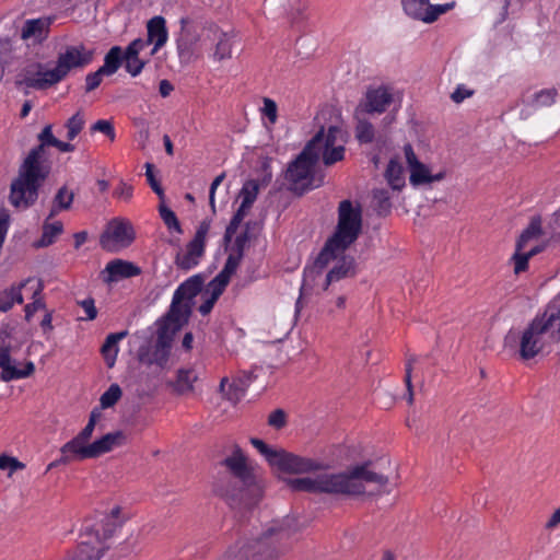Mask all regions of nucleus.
Here are the masks:
<instances>
[{"mask_svg": "<svg viewBox=\"0 0 560 560\" xmlns=\"http://www.w3.org/2000/svg\"><path fill=\"white\" fill-rule=\"evenodd\" d=\"M409 171V180L412 186H420L430 183V170L422 162L410 167Z\"/></svg>", "mask_w": 560, "mask_h": 560, "instance_id": "obj_42", "label": "nucleus"}, {"mask_svg": "<svg viewBox=\"0 0 560 560\" xmlns=\"http://www.w3.org/2000/svg\"><path fill=\"white\" fill-rule=\"evenodd\" d=\"M205 276L194 275L182 282L175 290L171 306L162 317L172 324H180L183 328L188 324L195 305L194 299L202 292Z\"/></svg>", "mask_w": 560, "mask_h": 560, "instance_id": "obj_9", "label": "nucleus"}, {"mask_svg": "<svg viewBox=\"0 0 560 560\" xmlns=\"http://www.w3.org/2000/svg\"><path fill=\"white\" fill-rule=\"evenodd\" d=\"M529 256L523 250H517V246H515V253L511 257V260L514 264V273L520 275L528 269Z\"/></svg>", "mask_w": 560, "mask_h": 560, "instance_id": "obj_52", "label": "nucleus"}, {"mask_svg": "<svg viewBox=\"0 0 560 560\" xmlns=\"http://www.w3.org/2000/svg\"><path fill=\"white\" fill-rule=\"evenodd\" d=\"M268 424L277 430L284 428L287 424V413L284 410H273L268 417Z\"/></svg>", "mask_w": 560, "mask_h": 560, "instance_id": "obj_57", "label": "nucleus"}, {"mask_svg": "<svg viewBox=\"0 0 560 560\" xmlns=\"http://www.w3.org/2000/svg\"><path fill=\"white\" fill-rule=\"evenodd\" d=\"M136 238L135 229L129 220L113 219L101 234L100 244L103 249L115 253L119 248L129 247Z\"/></svg>", "mask_w": 560, "mask_h": 560, "instance_id": "obj_12", "label": "nucleus"}, {"mask_svg": "<svg viewBox=\"0 0 560 560\" xmlns=\"http://www.w3.org/2000/svg\"><path fill=\"white\" fill-rule=\"evenodd\" d=\"M81 537L86 539H83L75 551L69 555L71 560H101L109 549V545L100 539V529L97 528H86Z\"/></svg>", "mask_w": 560, "mask_h": 560, "instance_id": "obj_16", "label": "nucleus"}, {"mask_svg": "<svg viewBox=\"0 0 560 560\" xmlns=\"http://www.w3.org/2000/svg\"><path fill=\"white\" fill-rule=\"evenodd\" d=\"M128 336L127 330L109 334L101 347V353L108 368H113L118 353V342Z\"/></svg>", "mask_w": 560, "mask_h": 560, "instance_id": "obj_27", "label": "nucleus"}, {"mask_svg": "<svg viewBox=\"0 0 560 560\" xmlns=\"http://www.w3.org/2000/svg\"><path fill=\"white\" fill-rule=\"evenodd\" d=\"M358 120L355 126V138L360 143H371L373 142L375 138V130L373 125L368 121L366 119L361 118V115L359 117H355Z\"/></svg>", "mask_w": 560, "mask_h": 560, "instance_id": "obj_40", "label": "nucleus"}, {"mask_svg": "<svg viewBox=\"0 0 560 560\" xmlns=\"http://www.w3.org/2000/svg\"><path fill=\"white\" fill-rule=\"evenodd\" d=\"M372 460L349 467L339 474H325L318 476V493L362 495L365 493L364 482L376 483L384 487L388 483L387 476L377 474L371 469Z\"/></svg>", "mask_w": 560, "mask_h": 560, "instance_id": "obj_5", "label": "nucleus"}, {"mask_svg": "<svg viewBox=\"0 0 560 560\" xmlns=\"http://www.w3.org/2000/svg\"><path fill=\"white\" fill-rule=\"evenodd\" d=\"M242 259H243V256L232 252L228 256L224 267L219 273L222 275L223 277L228 278L229 280H231V277L236 272Z\"/></svg>", "mask_w": 560, "mask_h": 560, "instance_id": "obj_51", "label": "nucleus"}, {"mask_svg": "<svg viewBox=\"0 0 560 560\" xmlns=\"http://www.w3.org/2000/svg\"><path fill=\"white\" fill-rule=\"evenodd\" d=\"M254 378H256V375H254L253 372L245 371L234 377L231 383H229L228 377H223L220 382V392L228 400L236 404L243 398Z\"/></svg>", "mask_w": 560, "mask_h": 560, "instance_id": "obj_21", "label": "nucleus"}, {"mask_svg": "<svg viewBox=\"0 0 560 560\" xmlns=\"http://www.w3.org/2000/svg\"><path fill=\"white\" fill-rule=\"evenodd\" d=\"M256 222L248 221L244 225V230L235 237L232 252L244 257V250L247 243L252 240L250 229Z\"/></svg>", "mask_w": 560, "mask_h": 560, "instance_id": "obj_44", "label": "nucleus"}, {"mask_svg": "<svg viewBox=\"0 0 560 560\" xmlns=\"http://www.w3.org/2000/svg\"><path fill=\"white\" fill-rule=\"evenodd\" d=\"M542 314L560 337V301L555 305H549Z\"/></svg>", "mask_w": 560, "mask_h": 560, "instance_id": "obj_55", "label": "nucleus"}, {"mask_svg": "<svg viewBox=\"0 0 560 560\" xmlns=\"http://www.w3.org/2000/svg\"><path fill=\"white\" fill-rule=\"evenodd\" d=\"M141 268L136 264L117 258L106 265V268L101 272V276L105 283H112L119 279L137 277L141 275Z\"/></svg>", "mask_w": 560, "mask_h": 560, "instance_id": "obj_20", "label": "nucleus"}, {"mask_svg": "<svg viewBox=\"0 0 560 560\" xmlns=\"http://www.w3.org/2000/svg\"><path fill=\"white\" fill-rule=\"evenodd\" d=\"M148 38L147 43L154 44L152 55L163 47L167 40L166 22L163 16H154L147 24Z\"/></svg>", "mask_w": 560, "mask_h": 560, "instance_id": "obj_22", "label": "nucleus"}, {"mask_svg": "<svg viewBox=\"0 0 560 560\" xmlns=\"http://www.w3.org/2000/svg\"><path fill=\"white\" fill-rule=\"evenodd\" d=\"M401 3L407 15L424 22L429 0H401Z\"/></svg>", "mask_w": 560, "mask_h": 560, "instance_id": "obj_34", "label": "nucleus"}, {"mask_svg": "<svg viewBox=\"0 0 560 560\" xmlns=\"http://www.w3.org/2000/svg\"><path fill=\"white\" fill-rule=\"evenodd\" d=\"M126 435L122 431L109 432L95 440L90 446L81 448V462L89 458H97L105 453L110 452L115 446L125 444Z\"/></svg>", "mask_w": 560, "mask_h": 560, "instance_id": "obj_19", "label": "nucleus"}, {"mask_svg": "<svg viewBox=\"0 0 560 560\" xmlns=\"http://www.w3.org/2000/svg\"><path fill=\"white\" fill-rule=\"evenodd\" d=\"M74 192L69 191L68 187L63 185L57 190L52 201L54 203H57L59 208L69 210L72 206Z\"/></svg>", "mask_w": 560, "mask_h": 560, "instance_id": "obj_49", "label": "nucleus"}, {"mask_svg": "<svg viewBox=\"0 0 560 560\" xmlns=\"http://www.w3.org/2000/svg\"><path fill=\"white\" fill-rule=\"evenodd\" d=\"M355 275V260L352 256L343 255L338 264L326 275L323 289L327 290L331 282Z\"/></svg>", "mask_w": 560, "mask_h": 560, "instance_id": "obj_23", "label": "nucleus"}, {"mask_svg": "<svg viewBox=\"0 0 560 560\" xmlns=\"http://www.w3.org/2000/svg\"><path fill=\"white\" fill-rule=\"evenodd\" d=\"M225 472L218 474L212 483V491L223 499L231 509L252 510L264 497L265 486L240 445L235 444L230 456L220 462Z\"/></svg>", "mask_w": 560, "mask_h": 560, "instance_id": "obj_1", "label": "nucleus"}, {"mask_svg": "<svg viewBox=\"0 0 560 560\" xmlns=\"http://www.w3.org/2000/svg\"><path fill=\"white\" fill-rule=\"evenodd\" d=\"M78 304L85 311L86 319L93 320L97 316V310L95 307L94 299L88 298L83 301L78 302Z\"/></svg>", "mask_w": 560, "mask_h": 560, "instance_id": "obj_64", "label": "nucleus"}, {"mask_svg": "<svg viewBox=\"0 0 560 560\" xmlns=\"http://www.w3.org/2000/svg\"><path fill=\"white\" fill-rule=\"evenodd\" d=\"M25 465L15 457H11L5 454L0 456V469H10V472H13L18 469H23Z\"/></svg>", "mask_w": 560, "mask_h": 560, "instance_id": "obj_58", "label": "nucleus"}, {"mask_svg": "<svg viewBox=\"0 0 560 560\" xmlns=\"http://www.w3.org/2000/svg\"><path fill=\"white\" fill-rule=\"evenodd\" d=\"M231 280L218 273L207 285V289L203 291V296L208 294L219 299L224 292L225 288L229 285Z\"/></svg>", "mask_w": 560, "mask_h": 560, "instance_id": "obj_45", "label": "nucleus"}, {"mask_svg": "<svg viewBox=\"0 0 560 560\" xmlns=\"http://www.w3.org/2000/svg\"><path fill=\"white\" fill-rule=\"evenodd\" d=\"M145 61L141 60L139 57L129 59L125 61V69L132 77L138 75L142 69L144 68Z\"/></svg>", "mask_w": 560, "mask_h": 560, "instance_id": "obj_63", "label": "nucleus"}, {"mask_svg": "<svg viewBox=\"0 0 560 560\" xmlns=\"http://www.w3.org/2000/svg\"><path fill=\"white\" fill-rule=\"evenodd\" d=\"M250 444L266 458L270 466L278 453V448H272L258 438H252Z\"/></svg>", "mask_w": 560, "mask_h": 560, "instance_id": "obj_50", "label": "nucleus"}, {"mask_svg": "<svg viewBox=\"0 0 560 560\" xmlns=\"http://www.w3.org/2000/svg\"><path fill=\"white\" fill-rule=\"evenodd\" d=\"M259 192V183L256 179H248L243 184V187L240 191V196L242 197V206L243 208L250 209L257 199V195Z\"/></svg>", "mask_w": 560, "mask_h": 560, "instance_id": "obj_38", "label": "nucleus"}, {"mask_svg": "<svg viewBox=\"0 0 560 560\" xmlns=\"http://www.w3.org/2000/svg\"><path fill=\"white\" fill-rule=\"evenodd\" d=\"M288 487L295 492L318 493V477L317 478H285Z\"/></svg>", "mask_w": 560, "mask_h": 560, "instance_id": "obj_33", "label": "nucleus"}, {"mask_svg": "<svg viewBox=\"0 0 560 560\" xmlns=\"http://www.w3.org/2000/svg\"><path fill=\"white\" fill-rule=\"evenodd\" d=\"M95 425L86 423V425L69 442L63 444L60 448V458L49 464L48 469L57 467L59 465H68L73 462H81V448L90 446V440L92 438Z\"/></svg>", "mask_w": 560, "mask_h": 560, "instance_id": "obj_15", "label": "nucleus"}, {"mask_svg": "<svg viewBox=\"0 0 560 560\" xmlns=\"http://www.w3.org/2000/svg\"><path fill=\"white\" fill-rule=\"evenodd\" d=\"M198 381V374L194 369H178L176 380L168 382L176 395H186L194 392V383Z\"/></svg>", "mask_w": 560, "mask_h": 560, "instance_id": "obj_24", "label": "nucleus"}, {"mask_svg": "<svg viewBox=\"0 0 560 560\" xmlns=\"http://www.w3.org/2000/svg\"><path fill=\"white\" fill-rule=\"evenodd\" d=\"M270 467L279 472L290 475H301L318 471L325 466L312 458L296 455L283 448H278V453Z\"/></svg>", "mask_w": 560, "mask_h": 560, "instance_id": "obj_14", "label": "nucleus"}, {"mask_svg": "<svg viewBox=\"0 0 560 560\" xmlns=\"http://www.w3.org/2000/svg\"><path fill=\"white\" fill-rule=\"evenodd\" d=\"M544 234L542 221L540 215L530 218L529 224L518 236L515 246L517 250H523L529 242L538 240Z\"/></svg>", "mask_w": 560, "mask_h": 560, "instance_id": "obj_28", "label": "nucleus"}, {"mask_svg": "<svg viewBox=\"0 0 560 560\" xmlns=\"http://www.w3.org/2000/svg\"><path fill=\"white\" fill-rule=\"evenodd\" d=\"M317 132H323V141L318 144L319 152L323 148L327 149L346 142L347 132L338 126H330L327 133H325L324 127H322Z\"/></svg>", "mask_w": 560, "mask_h": 560, "instance_id": "obj_32", "label": "nucleus"}, {"mask_svg": "<svg viewBox=\"0 0 560 560\" xmlns=\"http://www.w3.org/2000/svg\"><path fill=\"white\" fill-rule=\"evenodd\" d=\"M156 340L153 346H140L137 358L141 364L167 366L174 337L182 329L180 324H172L163 318L158 320Z\"/></svg>", "mask_w": 560, "mask_h": 560, "instance_id": "obj_10", "label": "nucleus"}, {"mask_svg": "<svg viewBox=\"0 0 560 560\" xmlns=\"http://www.w3.org/2000/svg\"><path fill=\"white\" fill-rule=\"evenodd\" d=\"M323 141V132L316 135L306 143L299 155L289 163L284 177L290 183L289 189L298 196L314 188V166L319 159L318 144Z\"/></svg>", "mask_w": 560, "mask_h": 560, "instance_id": "obj_8", "label": "nucleus"}, {"mask_svg": "<svg viewBox=\"0 0 560 560\" xmlns=\"http://www.w3.org/2000/svg\"><path fill=\"white\" fill-rule=\"evenodd\" d=\"M362 233V208L359 203L353 205L349 199L339 202L338 221L334 233L327 238L319 254L317 255L314 267L304 270L303 282L300 289V296L295 303V311L299 313L303 296L311 293L313 284L308 279L315 280L320 276L323 269L340 253L347 250Z\"/></svg>", "mask_w": 560, "mask_h": 560, "instance_id": "obj_2", "label": "nucleus"}, {"mask_svg": "<svg viewBox=\"0 0 560 560\" xmlns=\"http://www.w3.org/2000/svg\"><path fill=\"white\" fill-rule=\"evenodd\" d=\"M558 95L556 88L544 89L534 94L529 105L534 108L549 107L555 104Z\"/></svg>", "mask_w": 560, "mask_h": 560, "instance_id": "obj_36", "label": "nucleus"}, {"mask_svg": "<svg viewBox=\"0 0 560 560\" xmlns=\"http://www.w3.org/2000/svg\"><path fill=\"white\" fill-rule=\"evenodd\" d=\"M50 24L51 19L49 18L27 20L22 28L21 37L23 39L35 38L42 40L47 37Z\"/></svg>", "mask_w": 560, "mask_h": 560, "instance_id": "obj_25", "label": "nucleus"}, {"mask_svg": "<svg viewBox=\"0 0 560 560\" xmlns=\"http://www.w3.org/2000/svg\"><path fill=\"white\" fill-rule=\"evenodd\" d=\"M180 32L176 39L177 52L183 63H188L192 60L195 46L199 42V34L196 28L190 26V19L184 16L179 21Z\"/></svg>", "mask_w": 560, "mask_h": 560, "instance_id": "obj_18", "label": "nucleus"}, {"mask_svg": "<svg viewBox=\"0 0 560 560\" xmlns=\"http://www.w3.org/2000/svg\"><path fill=\"white\" fill-rule=\"evenodd\" d=\"M63 224L61 221H56L54 223L47 222V220L43 224V233L40 238L34 242L33 246L35 248H44L52 245L56 242V238L62 234Z\"/></svg>", "mask_w": 560, "mask_h": 560, "instance_id": "obj_30", "label": "nucleus"}, {"mask_svg": "<svg viewBox=\"0 0 560 560\" xmlns=\"http://www.w3.org/2000/svg\"><path fill=\"white\" fill-rule=\"evenodd\" d=\"M289 537L290 533L283 526L272 525L258 537L237 541L236 546L228 551V558L229 560H273L281 552L280 542Z\"/></svg>", "mask_w": 560, "mask_h": 560, "instance_id": "obj_7", "label": "nucleus"}, {"mask_svg": "<svg viewBox=\"0 0 560 560\" xmlns=\"http://www.w3.org/2000/svg\"><path fill=\"white\" fill-rule=\"evenodd\" d=\"M373 198L376 200V212L381 217H386L390 212L392 203L388 191L385 189H375Z\"/></svg>", "mask_w": 560, "mask_h": 560, "instance_id": "obj_47", "label": "nucleus"}, {"mask_svg": "<svg viewBox=\"0 0 560 560\" xmlns=\"http://www.w3.org/2000/svg\"><path fill=\"white\" fill-rule=\"evenodd\" d=\"M103 75H105V73L101 72L100 68L95 72L89 73L85 78V92H91L98 88L102 83Z\"/></svg>", "mask_w": 560, "mask_h": 560, "instance_id": "obj_60", "label": "nucleus"}, {"mask_svg": "<svg viewBox=\"0 0 560 560\" xmlns=\"http://www.w3.org/2000/svg\"><path fill=\"white\" fill-rule=\"evenodd\" d=\"M122 396L120 386L116 383L112 384L108 389L102 394L100 398L101 408L107 409L114 407Z\"/></svg>", "mask_w": 560, "mask_h": 560, "instance_id": "obj_43", "label": "nucleus"}, {"mask_svg": "<svg viewBox=\"0 0 560 560\" xmlns=\"http://www.w3.org/2000/svg\"><path fill=\"white\" fill-rule=\"evenodd\" d=\"M30 281L31 279L28 278L18 284H12L10 288L0 291V312H8L15 303L22 304L24 302L22 289L25 288Z\"/></svg>", "mask_w": 560, "mask_h": 560, "instance_id": "obj_26", "label": "nucleus"}, {"mask_svg": "<svg viewBox=\"0 0 560 560\" xmlns=\"http://www.w3.org/2000/svg\"><path fill=\"white\" fill-rule=\"evenodd\" d=\"M249 210L250 209L248 208H243V206L241 205L238 209L235 211L224 232L223 242L225 246H228L231 243L234 234L236 233L237 229L240 228L242 221L247 215Z\"/></svg>", "mask_w": 560, "mask_h": 560, "instance_id": "obj_37", "label": "nucleus"}, {"mask_svg": "<svg viewBox=\"0 0 560 560\" xmlns=\"http://www.w3.org/2000/svg\"><path fill=\"white\" fill-rule=\"evenodd\" d=\"M91 133L102 132L109 138L110 141L115 140L116 133L114 125L110 120L100 119L94 122L90 128Z\"/></svg>", "mask_w": 560, "mask_h": 560, "instance_id": "obj_54", "label": "nucleus"}, {"mask_svg": "<svg viewBox=\"0 0 560 560\" xmlns=\"http://www.w3.org/2000/svg\"><path fill=\"white\" fill-rule=\"evenodd\" d=\"M215 34L218 33V43L215 45L213 57L214 59L221 61L223 59L231 58L232 52V43L231 37L228 33L221 32L215 27Z\"/></svg>", "mask_w": 560, "mask_h": 560, "instance_id": "obj_35", "label": "nucleus"}, {"mask_svg": "<svg viewBox=\"0 0 560 560\" xmlns=\"http://www.w3.org/2000/svg\"><path fill=\"white\" fill-rule=\"evenodd\" d=\"M320 153H323L324 164L326 166H330V165L343 160V156H345L343 143H339L338 145H332L327 149L323 148Z\"/></svg>", "mask_w": 560, "mask_h": 560, "instance_id": "obj_46", "label": "nucleus"}, {"mask_svg": "<svg viewBox=\"0 0 560 560\" xmlns=\"http://www.w3.org/2000/svg\"><path fill=\"white\" fill-rule=\"evenodd\" d=\"M384 176L394 190H401L405 187V171L398 156L389 160Z\"/></svg>", "mask_w": 560, "mask_h": 560, "instance_id": "obj_29", "label": "nucleus"}, {"mask_svg": "<svg viewBox=\"0 0 560 560\" xmlns=\"http://www.w3.org/2000/svg\"><path fill=\"white\" fill-rule=\"evenodd\" d=\"M559 341L560 337L542 313L536 315L521 334L511 330L505 336V346H517L520 358L524 361L550 352Z\"/></svg>", "mask_w": 560, "mask_h": 560, "instance_id": "obj_6", "label": "nucleus"}, {"mask_svg": "<svg viewBox=\"0 0 560 560\" xmlns=\"http://www.w3.org/2000/svg\"><path fill=\"white\" fill-rule=\"evenodd\" d=\"M124 521H117L112 518H104L100 524L94 526H85L86 528H97L100 529V539L102 542L107 544V540L112 538L117 530V528L121 527Z\"/></svg>", "mask_w": 560, "mask_h": 560, "instance_id": "obj_39", "label": "nucleus"}, {"mask_svg": "<svg viewBox=\"0 0 560 560\" xmlns=\"http://www.w3.org/2000/svg\"><path fill=\"white\" fill-rule=\"evenodd\" d=\"M124 62L122 49L120 46H113L104 57V65L100 67L105 75H112L117 72Z\"/></svg>", "mask_w": 560, "mask_h": 560, "instance_id": "obj_31", "label": "nucleus"}, {"mask_svg": "<svg viewBox=\"0 0 560 560\" xmlns=\"http://www.w3.org/2000/svg\"><path fill=\"white\" fill-rule=\"evenodd\" d=\"M159 212H160L161 219L163 220L164 224L166 225V228L168 230H174L178 234L183 233V229H182V225H180V222H179L177 215L171 208L165 206L164 200L161 201V203L159 206Z\"/></svg>", "mask_w": 560, "mask_h": 560, "instance_id": "obj_41", "label": "nucleus"}, {"mask_svg": "<svg viewBox=\"0 0 560 560\" xmlns=\"http://www.w3.org/2000/svg\"><path fill=\"white\" fill-rule=\"evenodd\" d=\"M262 101H264V107L261 109L262 115L268 118L270 124H272V125L276 124V121L278 119L277 103L269 97H264Z\"/></svg>", "mask_w": 560, "mask_h": 560, "instance_id": "obj_56", "label": "nucleus"}, {"mask_svg": "<svg viewBox=\"0 0 560 560\" xmlns=\"http://www.w3.org/2000/svg\"><path fill=\"white\" fill-rule=\"evenodd\" d=\"M47 147L39 142L31 149L20 165L18 176L10 185L9 201L14 208L28 209L37 201L39 189L51 172Z\"/></svg>", "mask_w": 560, "mask_h": 560, "instance_id": "obj_3", "label": "nucleus"}, {"mask_svg": "<svg viewBox=\"0 0 560 560\" xmlns=\"http://www.w3.org/2000/svg\"><path fill=\"white\" fill-rule=\"evenodd\" d=\"M211 226V220L205 219L200 222L191 241L186 245V252H178L175 256V265L180 270H190L199 264L205 255L206 240Z\"/></svg>", "mask_w": 560, "mask_h": 560, "instance_id": "obj_13", "label": "nucleus"}, {"mask_svg": "<svg viewBox=\"0 0 560 560\" xmlns=\"http://www.w3.org/2000/svg\"><path fill=\"white\" fill-rule=\"evenodd\" d=\"M455 2L445 3V4H430L427 7V14L424 16V23H433L435 22L440 15L446 13L451 9H453Z\"/></svg>", "mask_w": 560, "mask_h": 560, "instance_id": "obj_48", "label": "nucleus"}, {"mask_svg": "<svg viewBox=\"0 0 560 560\" xmlns=\"http://www.w3.org/2000/svg\"><path fill=\"white\" fill-rule=\"evenodd\" d=\"M153 170L154 165L152 163H145L147 180L152 190L159 196L160 200L163 201L165 198L164 189L162 188L161 183L155 178Z\"/></svg>", "mask_w": 560, "mask_h": 560, "instance_id": "obj_53", "label": "nucleus"}, {"mask_svg": "<svg viewBox=\"0 0 560 560\" xmlns=\"http://www.w3.org/2000/svg\"><path fill=\"white\" fill-rule=\"evenodd\" d=\"M85 119L82 110H78L74 115H72L65 124V127H70L77 132H81L84 128Z\"/></svg>", "mask_w": 560, "mask_h": 560, "instance_id": "obj_59", "label": "nucleus"}, {"mask_svg": "<svg viewBox=\"0 0 560 560\" xmlns=\"http://www.w3.org/2000/svg\"><path fill=\"white\" fill-rule=\"evenodd\" d=\"M94 51L88 50L83 44L68 46L65 52L59 54L54 69L47 70L40 62L31 63L19 74L15 84L38 91L48 90L62 81L72 69L83 68L91 63Z\"/></svg>", "mask_w": 560, "mask_h": 560, "instance_id": "obj_4", "label": "nucleus"}, {"mask_svg": "<svg viewBox=\"0 0 560 560\" xmlns=\"http://www.w3.org/2000/svg\"><path fill=\"white\" fill-rule=\"evenodd\" d=\"M45 308H46V303H45L44 299H35V301H33L32 303L26 304L25 307H24L25 320L26 322H31L33 315L37 311L45 310Z\"/></svg>", "mask_w": 560, "mask_h": 560, "instance_id": "obj_61", "label": "nucleus"}, {"mask_svg": "<svg viewBox=\"0 0 560 560\" xmlns=\"http://www.w3.org/2000/svg\"><path fill=\"white\" fill-rule=\"evenodd\" d=\"M393 103V94L386 86L372 88L365 92V97L360 101L354 110V117L363 114H382Z\"/></svg>", "mask_w": 560, "mask_h": 560, "instance_id": "obj_17", "label": "nucleus"}, {"mask_svg": "<svg viewBox=\"0 0 560 560\" xmlns=\"http://www.w3.org/2000/svg\"><path fill=\"white\" fill-rule=\"evenodd\" d=\"M37 140H38V142H43L44 144H47L49 147H54L56 144L58 138H56L52 135V126L51 125H46L43 128V130L38 133Z\"/></svg>", "mask_w": 560, "mask_h": 560, "instance_id": "obj_62", "label": "nucleus"}, {"mask_svg": "<svg viewBox=\"0 0 560 560\" xmlns=\"http://www.w3.org/2000/svg\"><path fill=\"white\" fill-rule=\"evenodd\" d=\"M12 331L13 328L9 324L0 326V368L2 370L0 377L4 382L28 377L35 372V365L31 361L26 362L23 369L11 364Z\"/></svg>", "mask_w": 560, "mask_h": 560, "instance_id": "obj_11", "label": "nucleus"}]
</instances>
